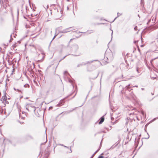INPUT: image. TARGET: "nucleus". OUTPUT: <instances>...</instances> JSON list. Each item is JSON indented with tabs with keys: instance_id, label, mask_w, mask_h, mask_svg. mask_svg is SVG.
<instances>
[{
	"instance_id": "obj_1",
	"label": "nucleus",
	"mask_w": 158,
	"mask_h": 158,
	"mask_svg": "<svg viewBox=\"0 0 158 158\" xmlns=\"http://www.w3.org/2000/svg\"><path fill=\"white\" fill-rule=\"evenodd\" d=\"M44 58V55L43 53H40L37 55L35 56V59L39 61H42Z\"/></svg>"
},
{
	"instance_id": "obj_2",
	"label": "nucleus",
	"mask_w": 158,
	"mask_h": 158,
	"mask_svg": "<svg viewBox=\"0 0 158 158\" xmlns=\"http://www.w3.org/2000/svg\"><path fill=\"white\" fill-rule=\"evenodd\" d=\"M138 41H139L138 40H137V41L135 40L134 43L136 45V46L137 47L138 49V50L139 51V52L140 53V54H141V52H140V50L139 49V47L137 43Z\"/></svg>"
},
{
	"instance_id": "obj_3",
	"label": "nucleus",
	"mask_w": 158,
	"mask_h": 158,
	"mask_svg": "<svg viewBox=\"0 0 158 158\" xmlns=\"http://www.w3.org/2000/svg\"><path fill=\"white\" fill-rule=\"evenodd\" d=\"M104 117H103V116L101 118L100 121L99 122V124H101L102 123V122H104Z\"/></svg>"
},
{
	"instance_id": "obj_4",
	"label": "nucleus",
	"mask_w": 158,
	"mask_h": 158,
	"mask_svg": "<svg viewBox=\"0 0 158 158\" xmlns=\"http://www.w3.org/2000/svg\"><path fill=\"white\" fill-rule=\"evenodd\" d=\"M29 106L28 105H27L26 106V109L28 110V111H29V110L28 109V108L29 107Z\"/></svg>"
},
{
	"instance_id": "obj_5",
	"label": "nucleus",
	"mask_w": 158,
	"mask_h": 158,
	"mask_svg": "<svg viewBox=\"0 0 158 158\" xmlns=\"http://www.w3.org/2000/svg\"><path fill=\"white\" fill-rule=\"evenodd\" d=\"M98 158H104V157L102 156H100Z\"/></svg>"
},
{
	"instance_id": "obj_6",
	"label": "nucleus",
	"mask_w": 158,
	"mask_h": 158,
	"mask_svg": "<svg viewBox=\"0 0 158 158\" xmlns=\"http://www.w3.org/2000/svg\"><path fill=\"white\" fill-rule=\"evenodd\" d=\"M134 29L135 31H137V26L135 27L134 28Z\"/></svg>"
},
{
	"instance_id": "obj_7",
	"label": "nucleus",
	"mask_w": 158,
	"mask_h": 158,
	"mask_svg": "<svg viewBox=\"0 0 158 158\" xmlns=\"http://www.w3.org/2000/svg\"><path fill=\"white\" fill-rule=\"evenodd\" d=\"M18 122H19V123H21V124H23V123H23H23H21L19 121Z\"/></svg>"
},
{
	"instance_id": "obj_8",
	"label": "nucleus",
	"mask_w": 158,
	"mask_h": 158,
	"mask_svg": "<svg viewBox=\"0 0 158 158\" xmlns=\"http://www.w3.org/2000/svg\"><path fill=\"white\" fill-rule=\"evenodd\" d=\"M41 28H39V31H40L41 30Z\"/></svg>"
},
{
	"instance_id": "obj_9",
	"label": "nucleus",
	"mask_w": 158,
	"mask_h": 158,
	"mask_svg": "<svg viewBox=\"0 0 158 158\" xmlns=\"http://www.w3.org/2000/svg\"><path fill=\"white\" fill-rule=\"evenodd\" d=\"M143 45H141V47H143Z\"/></svg>"
},
{
	"instance_id": "obj_10",
	"label": "nucleus",
	"mask_w": 158,
	"mask_h": 158,
	"mask_svg": "<svg viewBox=\"0 0 158 158\" xmlns=\"http://www.w3.org/2000/svg\"><path fill=\"white\" fill-rule=\"evenodd\" d=\"M136 50V48H135V50Z\"/></svg>"
},
{
	"instance_id": "obj_11",
	"label": "nucleus",
	"mask_w": 158,
	"mask_h": 158,
	"mask_svg": "<svg viewBox=\"0 0 158 158\" xmlns=\"http://www.w3.org/2000/svg\"><path fill=\"white\" fill-rule=\"evenodd\" d=\"M72 40V39H71L70 40V41L71 40Z\"/></svg>"
}]
</instances>
